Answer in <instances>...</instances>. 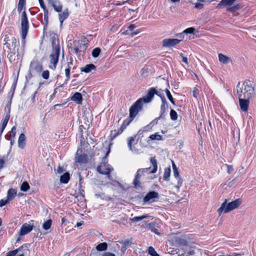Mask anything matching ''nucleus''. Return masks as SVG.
<instances>
[{
  "mask_svg": "<svg viewBox=\"0 0 256 256\" xmlns=\"http://www.w3.org/2000/svg\"><path fill=\"white\" fill-rule=\"evenodd\" d=\"M18 45L16 44V46L14 45L12 46V42H4V44L8 48V50H11L12 48H19L20 47V42L19 40H17Z\"/></svg>",
  "mask_w": 256,
  "mask_h": 256,
  "instance_id": "72a5a7b5",
  "label": "nucleus"
},
{
  "mask_svg": "<svg viewBox=\"0 0 256 256\" xmlns=\"http://www.w3.org/2000/svg\"><path fill=\"white\" fill-rule=\"evenodd\" d=\"M173 172H174V176L176 178H178V184H177V185L176 186V187L178 190L180 189V186H182V185L183 180H182V178L180 176V174H179V172H178V169L175 170H173Z\"/></svg>",
  "mask_w": 256,
  "mask_h": 256,
  "instance_id": "b1692460",
  "label": "nucleus"
},
{
  "mask_svg": "<svg viewBox=\"0 0 256 256\" xmlns=\"http://www.w3.org/2000/svg\"><path fill=\"white\" fill-rule=\"evenodd\" d=\"M168 108V104H162L160 106V116L161 118L164 116L166 108Z\"/></svg>",
  "mask_w": 256,
  "mask_h": 256,
  "instance_id": "3c124183",
  "label": "nucleus"
},
{
  "mask_svg": "<svg viewBox=\"0 0 256 256\" xmlns=\"http://www.w3.org/2000/svg\"><path fill=\"white\" fill-rule=\"evenodd\" d=\"M150 160L153 166V169L150 170V172L152 174H154L157 171L158 169L157 161L154 157L151 158Z\"/></svg>",
  "mask_w": 256,
  "mask_h": 256,
  "instance_id": "473e14b6",
  "label": "nucleus"
},
{
  "mask_svg": "<svg viewBox=\"0 0 256 256\" xmlns=\"http://www.w3.org/2000/svg\"><path fill=\"white\" fill-rule=\"evenodd\" d=\"M180 56L182 58V61L186 64H188V58L186 56H184L182 53L180 54Z\"/></svg>",
  "mask_w": 256,
  "mask_h": 256,
  "instance_id": "774afa93",
  "label": "nucleus"
},
{
  "mask_svg": "<svg viewBox=\"0 0 256 256\" xmlns=\"http://www.w3.org/2000/svg\"><path fill=\"white\" fill-rule=\"evenodd\" d=\"M18 250H10L9 252H8L6 256H15L18 254ZM24 253H20V254H18L17 256H24Z\"/></svg>",
  "mask_w": 256,
  "mask_h": 256,
  "instance_id": "c03bdc74",
  "label": "nucleus"
},
{
  "mask_svg": "<svg viewBox=\"0 0 256 256\" xmlns=\"http://www.w3.org/2000/svg\"><path fill=\"white\" fill-rule=\"evenodd\" d=\"M165 92L166 93V96H167L168 99L170 100H172V99H174L172 96V94H170V90L168 88H166L165 90Z\"/></svg>",
  "mask_w": 256,
  "mask_h": 256,
  "instance_id": "680f3d73",
  "label": "nucleus"
},
{
  "mask_svg": "<svg viewBox=\"0 0 256 256\" xmlns=\"http://www.w3.org/2000/svg\"><path fill=\"white\" fill-rule=\"evenodd\" d=\"M26 5V0H19L18 6V11L20 12Z\"/></svg>",
  "mask_w": 256,
  "mask_h": 256,
  "instance_id": "79ce46f5",
  "label": "nucleus"
},
{
  "mask_svg": "<svg viewBox=\"0 0 256 256\" xmlns=\"http://www.w3.org/2000/svg\"><path fill=\"white\" fill-rule=\"evenodd\" d=\"M95 196L96 198H102V200H112L111 198H110L108 196H105L104 193L96 194Z\"/></svg>",
  "mask_w": 256,
  "mask_h": 256,
  "instance_id": "09e8293b",
  "label": "nucleus"
},
{
  "mask_svg": "<svg viewBox=\"0 0 256 256\" xmlns=\"http://www.w3.org/2000/svg\"><path fill=\"white\" fill-rule=\"evenodd\" d=\"M48 16H46V14H44V28H46L47 27V26L48 24Z\"/></svg>",
  "mask_w": 256,
  "mask_h": 256,
  "instance_id": "338daca9",
  "label": "nucleus"
},
{
  "mask_svg": "<svg viewBox=\"0 0 256 256\" xmlns=\"http://www.w3.org/2000/svg\"><path fill=\"white\" fill-rule=\"evenodd\" d=\"M28 244H25L22 245L21 246L19 247L18 248H16V250H18V252H22V253L24 252L23 250H28Z\"/></svg>",
  "mask_w": 256,
  "mask_h": 256,
  "instance_id": "4d7b16f0",
  "label": "nucleus"
},
{
  "mask_svg": "<svg viewBox=\"0 0 256 256\" xmlns=\"http://www.w3.org/2000/svg\"><path fill=\"white\" fill-rule=\"evenodd\" d=\"M236 94L238 98H253L254 96L253 82L250 80H246L242 84L238 82L236 85Z\"/></svg>",
  "mask_w": 256,
  "mask_h": 256,
  "instance_id": "f257e3e1",
  "label": "nucleus"
},
{
  "mask_svg": "<svg viewBox=\"0 0 256 256\" xmlns=\"http://www.w3.org/2000/svg\"><path fill=\"white\" fill-rule=\"evenodd\" d=\"M159 198L158 192L155 191L148 192L143 199V202L146 203H152L156 201V199Z\"/></svg>",
  "mask_w": 256,
  "mask_h": 256,
  "instance_id": "f8f14e48",
  "label": "nucleus"
},
{
  "mask_svg": "<svg viewBox=\"0 0 256 256\" xmlns=\"http://www.w3.org/2000/svg\"><path fill=\"white\" fill-rule=\"evenodd\" d=\"M150 138L151 140H162V136L158 134V133H156L154 134H151L150 136Z\"/></svg>",
  "mask_w": 256,
  "mask_h": 256,
  "instance_id": "8fccbe9b",
  "label": "nucleus"
},
{
  "mask_svg": "<svg viewBox=\"0 0 256 256\" xmlns=\"http://www.w3.org/2000/svg\"><path fill=\"white\" fill-rule=\"evenodd\" d=\"M52 222L51 219L48 220L42 224V228L46 230H48L52 226Z\"/></svg>",
  "mask_w": 256,
  "mask_h": 256,
  "instance_id": "58836bf2",
  "label": "nucleus"
},
{
  "mask_svg": "<svg viewBox=\"0 0 256 256\" xmlns=\"http://www.w3.org/2000/svg\"><path fill=\"white\" fill-rule=\"evenodd\" d=\"M120 224L126 225L128 224V217L124 216L120 218Z\"/></svg>",
  "mask_w": 256,
  "mask_h": 256,
  "instance_id": "6e6d98bb",
  "label": "nucleus"
},
{
  "mask_svg": "<svg viewBox=\"0 0 256 256\" xmlns=\"http://www.w3.org/2000/svg\"><path fill=\"white\" fill-rule=\"evenodd\" d=\"M16 190L14 188H10L8 191L6 198L9 201H11L16 197Z\"/></svg>",
  "mask_w": 256,
  "mask_h": 256,
  "instance_id": "c756f323",
  "label": "nucleus"
},
{
  "mask_svg": "<svg viewBox=\"0 0 256 256\" xmlns=\"http://www.w3.org/2000/svg\"><path fill=\"white\" fill-rule=\"evenodd\" d=\"M157 227V225L154 222L149 223L146 226V228L152 232H153L158 235H160V233L158 232Z\"/></svg>",
  "mask_w": 256,
  "mask_h": 256,
  "instance_id": "c85d7f7f",
  "label": "nucleus"
},
{
  "mask_svg": "<svg viewBox=\"0 0 256 256\" xmlns=\"http://www.w3.org/2000/svg\"><path fill=\"white\" fill-rule=\"evenodd\" d=\"M30 188V185L26 182H22L20 186V190L23 192H26Z\"/></svg>",
  "mask_w": 256,
  "mask_h": 256,
  "instance_id": "49530a36",
  "label": "nucleus"
},
{
  "mask_svg": "<svg viewBox=\"0 0 256 256\" xmlns=\"http://www.w3.org/2000/svg\"><path fill=\"white\" fill-rule=\"evenodd\" d=\"M149 216L147 214L142 215V216H135L133 218H130V220L132 222H138L140 220H142L146 218H148Z\"/></svg>",
  "mask_w": 256,
  "mask_h": 256,
  "instance_id": "c9c22d12",
  "label": "nucleus"
},
{
  "mask_svg": "<svg viewBox=\"0 0 256 256\" xmlns=\"http://www.w3.org/2000/svg\"><path fill=\"white\" fill-rule=\"evenodd\" d=\"M4 38V42H12V46L14 45L16 46V44L18 45L17 40H18L15 38L14 36H12V34L10 33H7V32H5L2 36Z\"/></svg>",
  "mask_w": 256,
  "mask_h": 256,
  "instance_id": "f3484780",
  "label": "nucleus"
},
{
  "mask_svg": "<svg viewBox=\"0 0 256 256\" xmlns=\"http://www.w3.org/2000/svg\"><path fill=\"white\" fill-rule=\"evenodd\" d=\"M21 27H22V42L24 44L25 43V38L28 34L29 28L28 22L26 12L24 10L22 12L21 18Z\"/></svg>",
  "mask_w": 256,
  "mask_h": 256,
  "instance_id": "20e7f679",
  "label": "nucleus"
},
{
  "mask_svg": "<svg viewBox=\"0 0 256 256\" xmlns=\"http://www.w3.org/2000/svg\"><path fill=\"white\" fill-rule=\"evenodd\" d=\"M30 71L36 72L40 74L43 69L42 64L38 61H32L30 62Z\"/></svg>",
  "mask_w": 256,
  "mask_h": 256,
  "instance_id": "2eb2a0df",
  "label": "nucleus"
},
{
  "mask_svg": "<svg viewBox=\"0 0 256 256\" xmlns=\"http://www.w3.org/2000/svg\"><path fill=\"white\" fill-rule=\"evenodd\" d=\"M60 54V52H58V50H57L56 52H52L50 54V65L49 66L50 68L53 70L56 68Z\"/></svg>",
  "mask_w": 256,
  "mask_h": 256,
  "instance_id": "9d476101",
  "label": "nucleus"
},
{
  "mask_svg": "<svg viewBox=\"0 0 256 256\" xmlns=\"http://www.w3.org/2000/svg\"><path fill=\"white\" fill-rule=\"evenodd\" d=\"M136 136V135H135L134 136L130 137L128 139V146L129 149L132 151V144L134 141V139Z\"/></svg>",
  "mask_w": 256,
  "mask_h": 256,
  "instance_id": "de8ad7c7",
  "label": "nucleus"
},
{
  "mask_svg": "<svg viewBox=\"0 0 256 256\" xmlns=\"http://www.w3.org/2000/svg\"><path fill=\"white\" fill-rule=\"evenodd\" d=\"M236 0H222L218 4L217 8H222L232 6Z\"/></svg>",
  "mask_w": 256,
  "mask_h": 256,
  "instance_id": "4be33fe9",
  "label": "nucleus"
},
{
  "mask_svg": "<svg viewBox=\"0 0 256 256\" xmlns=\"http://www.w3.org/2000/svg\"><path fill=\"white\" fill-rule=\"evenodd\" d=\"M88 43H84L82 40H75L74 42L73 50L76 54L78 52H82L84 54L88 47Z\"/></svg>",
  "mask_w": 256,
  "mask_h": 256,
  "instance_id": "0eeeda50",
  "label": "nucleus"
},
{
  "mask_svg": "<svg viewBox=\"0 0 256 256\" xmlns=\"http://www.w3.org/2000/svg\"><path fill=\"white\" fill-rule=\"evenodd\" d=\"M143 103L141 99L138 100L130 108V118L134 120L139 112L142 109Z\"/></svg>",
  "mask_w": 256,
  "mask_h": 256,
  "instance_id": "39448f33",
  "label": "nucleus"
},
{
  "mask_svg": "<svg viewBox=\"0 0 256 256\" xmlns=\"http://www.w3.org/2000/svg\"><path fill=\"white\" fill-rule=\"evenodd\" d=\"M170 118L172 120H176L178 118V114L174 110H171L170 112Z\"/></svg>",
  "mask_w": 256,
  "mask_h": 256,
  "instance_id": "864d4df0",
  "label": "nucleus"
},
{
  "mask_svg": "<svg viewBox=\"0 0 256 256\" xmlns=\"http://www.w3.org/2000/svg\"><path fill=\"white\" fill-rule=\"evenodd\" d=\"M7 52V58L10 62H12L19 58V48H12L11 50H8Z\"/></svg>",
  "mask_w": 256,
  "mask_h": 256,
  "instance_id": "9b49d317",
  "label": "nucleus"
},
{
  "mask_svg": "<svg viewBox=\"0 0 256 256\" xmlns=\"http://www.w3.org/2000/svg\"><path fill=\"white\" fill-rule=\"evenodd\" d=\"M34 226L32 225L28 224L26 223L24 224L20 228L19 233L20 236L28 234L32 230Z\"/></svg>",
  "mask_w": 256,
  "mask_h": 256,
  "instance_id": "dca6fc26",
  "label": "nucleus"
},
{
  "mask_svg": "<svg viewBox=\"0 0 256 256\" xmlns=\"http://www.w3.org/2000/svg\"><path fill=\"white\" fill-rule=\"evenodd\" d=\"M26 145V136L24 134L22 133L20 135L18 140V146L20 148H24Z\"/></svg>",
  "mask_w": 256,
  "mask_h": 256,
  "instance_id": "cd10ccee",
  "label": "nucleus"
},
{
  "mask_svg": "<svg viewBox=\"0 0 256 256\" xmlns=\"http://www.w3.org/2000/svg\"><path fill=\"white\" fill-rule=\"evenodd\" d=\"M181 40L177 38H166L163 40L162 46L165 48H171L178 44Z\"/></svg>",
  "mask_w": 256,
  "mask_h": 256,
  "instance_id": "4468645a",
  "label": "nucleus"
},
{
  "mask_svg": "<svg viewBox=\"0 0 256 256\" xmlns=\"http://www.w3.org/2000/svg\"><path fill=\"white\" fill-rule=\"evenodd\" d=\"M240 110L244 112H248L250 100L252 98H238Z\"/></svg>",
  "mask_w": 256,
  "mask_h": 256,
  "instance_id": "ddd939ff",
  "label": "nucleus"
},
{
  "mask_svg": "<svg viewBox=\"0 0 256 256\" xmlns=\"http://www.w3.org/2000/svg\"><path fill=\"white\" fill-rule=\"evenodd\" d=\"M72 62H68V67L65 69V74L66 76V82L68 81L70 78V64H72Z\"/></svg>",
  "mask_w": 256,
  "mask_h": 256,
  "instance_id": "a19ab883",
  "label": "nucleus"
},
{
  "mask_svg": "<svg viewBox=\"0 0 256 256\" xmlns=\"http://www.w3.org/2000/svg\"><path fill=\"white\" fill-rule=\"evenodd\" d=\"M79 150H77L76 159V162L81 163V164H86L88 162V156L87 154H82L80 156L78 155V152H79Z\"/></svg>",
  "mask_w": 256,
  "mask_h": 256,
  "instance_id": "aec40b11",
  "label": "nucleus"
},
{
  "mask_svg": "<svg viewBox=\"0 0 256 256\" xmlns=\"http://www.w3.org/2000/svg\"><path fill=\"white\" fill-rule=\"evenodd\" d=\"M176 242L184 250L189 245L186 240L182 238H177L176 239Z\"/></svg>",
  "mask_w": 256,
  "mask_h": 256,
  "instance_id": "a211bd4d",
  "label": "nucleus"
},
{
  "mask_svg": "<svg viewBox=\"0 0 256 256\" xmlns=\"http://www.w3.org/2000/svg\"><path fill=\"white\" fill-rule=\"evenodd\" d=\"M55 11L57 12H62V5L58 0H56L51 4Z\"/></svg>",
  "mask_w": 256,
  "mask_h": 256,
  "instance_id": "bb28decb",
  "label": "nucleus"
},
{
  "mask_svg": "<svg viewBox=\"0 0 256 256\" xmlns=\"http://www.w3.org/2000/svg\"><path fill=\"white\" fill-rule=\"evenodd\" d=\"M112 170V168L106 162H104L98 166L96 168L97 172L102 174L110 176V173Z\"/></svg>",
  "mask_w": 256,
  "mask_h": 256,
  "instance_id": "6e6552de",
  "label": "nucleus"
},
{
  "mask_svg": "<svg viewBox=\"0 0 256 256\" xmlns=\"http://www.w3.org/2000/svg\"><path fill=\"white\" fill-rule=\"evenodd\" d=\"M96 66L92 64H88L86 65L84 67L80 68L82 72L85 73L90 72L92 70H96Z\"/></svg>",
  "mask_w": 256,
  "mask_h": 256,
  "instance_id": "393cba45",
  "label": "nucleus"
},
{
  "mask_svg": "<svg viewBox=\"0 0 256 256\" xmlns=\"http://www.w3.org/2000/svg\"><path fill=\"white\" fill-rule=\"evenodd\" d=\"M170 167L166 168L164 169V172L163 176V179L164 180L168 181L170 180Z\"/></svg>",
  "mask_w": 256,
  "mask_h": 256,
  "instance_id": "4c0bfd02",
  "label": "nucleus"
},
{
  "mask_svg": "<svg viewBox=\"0 0 256 256\" xmlns=\"http://www.w3.org/2000/svg\"><path fill=\"white\" fill-rule=\"evenodd\" d=\"M196 29L194 27H190L185 30L182 33H180L177 34L178 36L181 37V36L185 34H193Z\"/></svg>",
  "mask_w": 256,
  "mask_h": 256,
  "instance_id": "2f4dec72",
  "label": "nucleus"
},
{
  "mask_svg": "<svg viewBox=\"0 0 256 256\" xmlns=\"http://www.w3.org/2000/svg\"><path fill=\"white\" fill-rule=\"evenodd\" d=\"M150 167L148 168H142L137 170L132 184L134 188H141L140 179L144 178L148 175L152 174L150 172Z\"/></svg>",
  "mask_w": 256,
  "mask_h": 256,
  "instance_id": "7ed1b4c3",
  "label": "nucleus"
},
{
  "mask_svg": "<svg viewBox=\"0 0 256 256\" xmlns=\"http://www.w3.org/2000/svg\"><path fill=\"white\" fill-rule=\"evenodd\" d=\"M65 171L66 170L61 166H58L57 168V173L58 174H61Z\"/></svg>",
  "mask_w": 256,
  "mask_h": 256,
  "instance_id": "69168bd1",
  "label": "nucleus"
},
{
  "mask_svg": "<svg viewBox=\"0 0 256 256\" xmlns=\"http://www.w3.org/2000/svg\"><path fill=\"white\" fill-rule=\"evenodd\" d=\"M184 250V254H186V256H193L195 254V252L192 248V247L190 246V244L188 245V246L187 248H186Z\"/></svg>",
  "mask_w": 256,
  "mask_h": 256,
  "instance_id": "e433bc0d",
  "label": "nucleus"
},
{
  "mask_svg": "<svg viewBox=\"0 0 256 256\" xmlns=\"http://www.w3.org/2000/svg\"><path fill=\"white\" fill-rule=\"evenodd\" d=\"M108 244L106 242H102L97 245L96 249L98 251H104L107 249Z\"/></svg>",
  "mask_w": 256,
  "mask_h": 256,
  "instance_id": "ea45409f",
  "label": "nucleus"
},
{
  "mask_svg": "<svg viewBox=\"0 0 256 256\" xmlns=\"http://www.w3.org/2000/svg\"><path fill=\"white\" fill-rule=\"evenodd\" d=\"M161 118L160 116H158V118H156L154 120H152L149 124H148V126H146L144 127V128H146L150 126H154L156 124H158V120Z\"/></svg>",
  "mask_w": 256,
  "mask_h": 256,
  "instance_id": "5fc2aeb1",
  "label": "nucleus"
},
{
  "mask_svg": "<svg viewBox=\"0 0 256 256\" xmlns=\"http://www.w3.org/2000/svg\"><path fill=\"white\" fill-rule=\"evenodd\" d=\"M225 166L227 168V172L228 174L232 173L234 171V168L232 166L226 164Z\"/></svg>",
  "mask_w": 256,
  "mask_h": 256,
  "instance_id": "e2e57ef3",
  "label": "nucleus"
},
{
  "mask_svg": "<svg viewBox=\"0 0 256 256\" xmlns=\"http://www.w3.org/2000/svg\"><path fill=\"white\" fill-rule=\"evenodd\" d=\"M218 60L220 62L223 64H228L232 62V60L229 57L222 54H218Z\"/></svg>",
  "mask_w": 256,
  "mask_h": 256,
  "instance_id": "a878e982",
  "label": "nucleus"
},
{
  "mask_svg": "<svg viewBox=\"0 0 256 256\" xmlns=\"http://www.w3.org/2000/svg\"><path fill=\"white\" fill-rule=\"evenodd\" d=\"M70 178V174L68 172H66L60 178V182L61 183L66 184L68 182Z\"/></svg>",
  "mask_w": 256,
  "mask_h": 256,
  "instance_id": "7c9ffc66",
  "label": "nucleus"
},
{
  "mask_svg": "<svg viewBox=\"0 0 256 256\" xmlns=\"http://www.w3.org/2000/svg\"><path fill=\"white\" fill-rule=\"evenodd\" d=\"M10 201H9L7 198L6 199H2L0 200V207H2L5 206L8 203H9Z\"/></svg>",
  "mask_w": 256,
  "mask_h": 256,
  "instance_id": "bf43d9fd",
  "label": "nucleus"
},
{
  "mask_svg": "<svg viewBox=\"0 0 256 256\" xmlns=\"http://www.w3.org/2000/svg\"><path fill=\"white\" fill-rule=\"evenodd\" d=\"M4 156H3L2 158H0V170L3 168L4 166L5 161H4Z\"/></svg>",
  "mask_w": 256,
  "mask_h": 256,
  "instance_id": "0e129e2a",
  "label": "nucleus"
},
{
  "mask_svg": "<svg viewBox=\"0 0 256 256\" xmlns=\"http://www.w3.org/2000/svg\"><path fill=\"white\" fill-rule=\"evenodd\" d=\"M52 45V52H56L57 50H58V52H60V47L59 45V42L56 38V36L54 35L52 36L51 38Z\"/></svg>",
  "mask_w": 256,
  "mask_h": 256,
  "instance_id": "6ab92c4d",
  "label": "nucleus"
},
{
  "mask_svg": "<svg viewBox=\"0 0 256 256\" xmlns=\"http://www.w3.org/2000/svg\"><path fill=\"white\" fill-rule=\"evenodd\" d=\"M242 200L238 198L234 201L228 203V200L226 199L222 203L220 207L218 210V212L220 214L222 212L228 213L236 208H237L241 204Z\"/></svg>",
  "mask_w": 256,
  "mask_h": 256,
  "instance_id": "f03ea898",
  "label": "nucleus"
},
{
  "mask_svg": "<svg viewBox=\"0 0 256 256\" xmlns=\"http://www.w3.org/2000/svg\"><path fill=\"white\" fill-rule=\"evenodd\" d=\"M132 120H132V118H130V120L126 119L123 122L120 128L117 131L116 130H111L110 136V140H113L116 138L121 134Z\"/></svg>",
  "mask_w": 256,
  "mask_h": 256,
  "instance_id": "423d86ee",
  "label": "nucleus"
},
{
  "mask_svg": "<svg viewBox=\"0 0 256 256\" xmlns=\"http://www.w3.org/2000/svg\"><path fill=\"white\" fill-rule=\"evenodd\" d=\"M148 252L152 256H160L152 246H150L148 248Z\"/></svg>",
  "mask_w": 256,
  "mask_h": 256,
  "instance_id": "603ef678",
  "label": "nucleus"
},
{
  "mask_svg": "<svg viewBox=\"0 0 256 256\" xmlns=\"http://www.w3.org/2000/svg\"><path fill=\"white\" fill-rule=\"evenodd\" d=\"M149 74V70L148 67H144L140 70L141 76L144 78H146L148 76Z\"/></svg>",
  "mask_w": 256,
  "mask_h": 256,
  "instance_id": "a18cd8bd",
  "label": "nucleus"
},
{
  "mask_svg": "<svg viewBox=\"0 0 256 256\" xmlns=\"http://www.w3.org/2000/svg\"><path fill=\"white\" fill-rule=\"evenodd\" d=\"M70 13L68 8L65 9L63 12L58 14L59 20L60 24L62 25L63 22L69 16Z\"/></svg>",
  "mask_w": 256,
  "mask_h": 256,
  "instance_id": "5701e85b",
  "label": "nucleus"
},
{
  "mask_svg": "<svg viewBox=\"0 0 256 256\" xmlns=\"http://www.w3.org/2000/svg\"><path fill=\"white\" fill-rule=\"evenodd\" d=\"M101 52V50L100 48H94L92 52V57L96 58L98 56Z\"/></svg>",
  "mask_w": 256,
  "mask_h": 256,
  "instance_id": "37998d69",
  "label": "nucleus"
},
{
  "mask_svg": "<svg viewBox=\"0 0 256 256\" xmlns=\"http://www.w3.org/2000/svg\"><path fill=\"white\" fill-rule=\"evenodd\" d=\"M50 72L48 70H44L42 74V76L45 80H48L49 78Z\"/></svg>",
  "mask_w": 256,
  "mask_h": 256,
  "instance_id": "13d9d810",
  "label": "nucleus"
},
{
  "mask_svg": "<svg viewBox=\"0 0 256 256\" xmlns=\"http://www.w3.org/2000/svg\"><path fill=\"white\" fill-rule=\"evenodd\" d=\"M70 100L78 104H80L82 102V96L80 92H76L71 97Z\"/></svg>",
  "mask_w": 256,
  "mask_h": 256,
  "instance_id": "412c9836",
  "label": "nucleus"
},
{
  "mask_svg": "<svg viewBox=\"0 0 256 256\" xmlns=\"http://www.w3.org/2000/svg\"><path fill=\"white\" fill-rule=\"evenodd\" d=\"M154 94H158V92L155 88H151L148 89L146 94L142 98H140V99H141V102L142 103L144 102L148 103L152 100Z\"/></svg>",
  "mask_w": 256,
  "mask_h": 256,
  "instance_id": "1a4fd4ad",
  "label": "nucleus"
},
{
  "mask_svg": "<svg viewBox=\"0 0 256 256\" xmlns=\"http://www.w3.org/2000/svg\"><path fill=\"white\" fill-rule=\"evenodd\" d=\"M242 8V5L240 4H238L233 6L227 8L226 10L230 12H235L240 10Z\"/></svg>",
  "mask_w": 256,
  "mask_h": 256,
  "instance_id": "f704fd0d",
  "label": "nucleus"
},
{
  "mask_svg": "<svg viewBox=\"0 0 256 256\" xmlns=\"http://www.w3.org/2000/svg\"><path fill=\"white\" fill-rule=\"evenodd\" d=\"M16 135V126H14L10 132V136L14 138Z\"/></svg>",
  "mask_w": 256,
  "mask_h": 256,
  "instance_id": "052dcab7",
  "label": "nucleus"
}]
</instances>
